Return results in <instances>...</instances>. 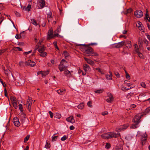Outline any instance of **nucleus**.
<instances>
[{
    "label": "nucleus",
    "instance_id": "obj_1",
    "mask_svg": "<svg viewBox=\"0 0 150 150\" xmlns=\"http://www.w3.org/2000/svg\"><path fill=\"white\" fill-rule=\"evenodd\" d=\"M81 46L80 47L81 50L83 52L85 53L87 56H98V54L94 52L93 49L88 45L85 44H80Z\"/></svg>",
    "mask_w": 150,
    "mask_h": 150
},
{
    "label": "nucleus",
    "instance_id": "obj_2",
    "mask_svg": "<svg viewBox=\"0 0 150 150\" xmlns=\"http://www.w3.org/2000/svg\"><path fill=\"white\" fill-rule=\"evenodd\" d=\"M120 136V134L119 133H116L112 132L104 133L101 135V137L104 139H109L113 137L116 138Z\"/></svg>",
    "mask_w": 150,
    "mask_h": 150
},
{
    "label": "nucleus",
    "instance_id": "obj_3",
    "mask_svg": "<svg viewBox=\"0 0 150 150\" xmlns=\"http://www.w3.org/2000/svg\"><path fill=\"white\" fill-rule=\"evenodd\" d=\"M143 116V114H138L133 118V122L136 124V125H134V127L135 128H137L136 126L140 122V120Z\"/></svg>",
    "mask_w": 150,
    "mask_h": 150
},
{
    "label": "nucleus",
    "instance_id": "obj_4",
    "mask_svg": "<svg viewBox=\"0 0 150 150\" xmlns=\"http://www.w3.org/2000/svg\"><path fill=\"white\" fill-rule=\"evenodd\" d=\"M67 63V62L64 59H62L61 60L58 67V68L60 71L62 72L63 71L65 70V69L67 68V66L66 65Z\"/></svg>",
    "mask_w": 150,
    "mask_h": 150
},
{
    "label": "nucleus",
    "instance_id": "obj_5",
    "mask_svg": "<svg viewBox=\"0 0 150 150\" xmlns=\"http://www.w3.org/2000/svg\"><path fill=\"white\" fill-rule=\"evenodd\" d=\"M129 126L128 124H126L123 125L121 126L120 127H117L116 129V131L121 132L124 131Z\"/></svg>",
    "mask_w": 150,
    "mask_h": 150
},
{
    "label": "nucleus",
    "instance_id": "obj_6",
    "mask_svg": "<svg viewBox=\"0 0 150 150\" xmlns=\"http://www.w3.org/2000/svg\"><path fill=\"white\" fill-rule=\"evenodd\" d=\"M135 16L137 18L142 17L143 15V12L140 10H138L135 11L134 13Z\"/></svg>",
    "mask_w": 150,
    "mask_h": 150
},
{
    "label": "nucleus",
    "instance_id": "obj_7",
    "mask_svg": "<svg viewBox=\"0 0 150 150\" xmlns=\"http://www.w3.org/2000/svg\"><path fill=\"white\" fill-rule=\"evenodd\" d=\"M147 139V134L146 133L142 135L141 137V142L142 145L145 143Z\"/></svg>",
    "mask_w": 150,
    "mask_h": 150
},
{
    "label": "nucleus",
    "instance_id": "obj_8",
    "mask_svg": "<svg viewBox=\"0 0 150 150\" xmlns=\"http://www.w3.org/2000/svg\"><path fill=\"white\" fill-rule=\"evenodd\" d=\"M125 43V41H122L118 43L114 44L113 45V47L116 48H120L124 45Z\"/></svg>",
    "mask_w": 150,
    "mask_h": 150
},
{
    "label": "nucleus",
    "instance_id": "obj_9",
    "mask_svg": "<svg viewBox=\"0 0 150 150\" xmlns=\"http://www.w3.org/2000/svg\"><path fill=\"white\" fill-rule=\"evenodd\" d=\"M107 96L108 97L106 100L108 103H111L113 100L114 98L112 94L110 93H108L107 94Z\"/></svg>",
    "mask_w": 150,
    "mask_h": 150
},
{
    "label": "nucleus",
    "instance_id": "obj_10",
    "mask_svg": "<svg viewBox=\"0 0 150 150\" xmlns=\"http://www.w3.org/2000/svg\"><path fill=\"white\" fill-rule=\"evenodd\" d=\"M13 122L16 126L18 127L20 125V123L19 121L18 118L17 117L14 118L13 120Z\"/></svg>",
    "mask_w": 150,
    "mask_h": 150
},
{
    "label": "nucleus",
    "instance_id": "obj_11",
    "mask_svg": "<svg viewBox=\"0 0 150 150\" xmlns=\"http://www.w3.org/2000/svg\"><path fill=\"white\" fill-rule=\"evenodd\" d=\"M25 64L26 65L33 67L35 65V62L32 61L30 60H28L25 62Z\"/></svg>",
    "mask_w": 150,
    "mask_h": 150
},
{
    "label": "nucleus",
    "instance_id": "obj_12",
    "mask_svg": "<svg viewBox=\"0 0 150 150\" xmlns=\"http://www.w3.org/2000/svg\"><path fill=\"white\" fill-rule=\"evenodd\" d=\"M53 38V32L52 30H50L48 33L47 38L48 39L50 40Z\"/></svg>",
    "mask_w": 150,
    "mask_h": 150
},
{
    "label": "nucleus",
    "instance_id": "obj_13",
    "mask_svg": "<svg viewBox=\"0 0 150 150\" xmlns=\"http://www.w3.org/2000/svg\"><path fill=\"white\" fill-rule=\"evenodd\" d=\"M84 59L88 64L91 65H94V62L91 60L88 59L86 57H84Z\"/></svg>",
    "mask_w": 150,
    "mask_h": 150
},
{
    "label": "nucleus",
    "instance_id": "obj_14",
    "mask_svg": "<svg viewBox=\"0 0 150 150\" xmlns=\"http://www.w3.org/2000/svg\"><path fill=\"white\" fill-rule=\"evenodd\" d=\"M66 120L69 122L73 123L75 122V120L73 116H71L69 117L66 118Z\"/></svg>",
    "mask_w": 150,
    "mask_h": 150
},
{
    "label": "nucleus",
    "instance_id": "obj_15",
    "mask_svg": "<svg viewBox=\"0 0 150 150\" xmlns=\"http://www.w3.org/2000/svg\"><path fill=\"white\" fill-rule=\"evenodd\" d=\"M38 4L40 6L41 8L44 7L45 5V1L44 0H39L38 1Z\"/></svg>",
    "mask_w": 150,
    "mask_h": 150
},
{
    "label": "nucleus",
    "instance_id": "obj_16",
    "mask_svg": "<svg viewBox=\"0 0 150 150\" xmlns=\"http://www.w3.org/2000/svg\"><path fill=\"white\" fill-rule=\"evenodd\" d=\"M64 74L65 76L67 77H70L71 76V74L70 71L67 69L64 70Z\"/></svg>",
    "mask_w": 150,
    "mask_h": 150
},
{
    "label": "nucleus",
    "instance_id": "obj_17",
    "mask_svg": "<svg viewBox=\"0 0 150 150\" xmlns=\"http://www.w3.org/2000/svg\"><path fill=\"white\" fill-rule=\"evenodd\" d=\"M125 46L128 48H130L131 47V41H126L125 42Z\"/></svg>",
    "mask_w": 150,
    "mask_h": 150
},
{
    "label": "nucleus",
    "instance_id": "obj_18",
    "mask_svg": "<svg viewBox=\"0 0 150 150\" xmlns=\"http://www.w3.org/2000/svg\"><path fill=\"white\" fill-rule=\"evenodd\" d=\"M144 18L145 20H147L149 21L150 22V18L149 16L148 11L147 9H146V13Z\"/></svg>",
    "mask_w": 150,
    "mask_h": 150
},
{
    "label": "nucleus",
    "instance_id": "obj_19",
    "mask_svg": "<svg viewBox=\"0 0 150 150\" xmlns=\"http://www.w3.org/2000/svg\"><path fill=\"white\" fill-rule=\"evenodd\" d=\"M57 92L59 94L62 95L65 93V90L64 89L62 90L59 89L57 91Z\"/></svg>",
    "mask_w": 150,
    "mask_h": 150
},
{
    "label": "nucleus",
    "instance_id": "obj_20",
    "mask_svg": "<svg viewBox=\"0 0 150 150\" xmlns=\"http://www.w3.org/2000/svg\"><path fill=\"white\" fill-rule=\"evenodd\" d=\"M31 8V5L30 4H29L28 5L27 7L25 6L23 8V9L28 11H30Z\"/></svg>",
    "mask_w": 150,
    "mask_h": 150
},
{
    "label": "nucleus",
    "instance_id": "obj_21",
    "mask_svg": "<svg viewBox=\"0 0 150 150\" xmlns=\"http://www.w3.org/2000/svg\"><path fill=\"white\" fill-rule=\"evenodd\" d=\"M90 69L89 66L87 64H85L83 66V69L85 71H87Z\"/></svg>",
    "mask_w": 150,
    "mask_h": 150
},
{
    "label": "nucleus",
    "instance_id": "obj_22",
    "mask_svg": "<svg viewBox=\"0 0 150 150\" xmlns=\"http://www.w3.org/2000/svg\"><path fill=\"white\" fill-rule=\"evenodd\" d=\"M109 74L106 75V77L108 80H111L112 79V74L111 72L109 71Z\"/></svg>",
    "mask_w": 150,
    "mask_h": 150
},
{
    "label": "nucleus",
    "instance_id": "obj_23",
    "mask_svg": "<svg viewBox=\"0 0 150 150\" xmlns=\"http://www.w3.org/2000/svg\"><path fill=\"white\" fill-rule=\"evenodd\" d=\"M52 18V12L50 11L47 14V18L48 21L49 22L50 21V19Z\"/></svg>",
    "mask_w": 150,
    "mask_h": 150
},
{
    "label": "nucleus",
    "instance_id": "obj_24",
    "mask_svg": "<svg viewBox=\"0 0 150 150\" xmlns=\"http://www.w3.org/2000/svg\"><path fill=\"white\" fill-rule=\"evenodd\" d=\"M38 49L39 52H44L45 50V48L44 46H42L40 47Z\"/></svg>",
    "mask_w": 150,
    "mask_h": 150
},
{
    "label": "nucleus",
    "instance_id": "obj_25",
    "mask_svg": "<svg viewBox=\"0 0 150 150\" xmlns=\"http://www.w3.org/2000/svg\"><path fill=\"white\" fill-rule=\"evenodd\" d=\"M42 43V41H39L38 43H37V45L36 46L35 49L34 50L35 51L37 49H38L39 47H40L41 44Z\"/></svg>",
    "mask_w": 150,
    "mask_h": 150
},
{
    "label": "nucleus",
    "instance_id": "obj_26",
    "mask_svg": "<svg viewBox=\"0 0 150 150\" xmlns=\"http://www.w3.org/2000/svg\"><path fill=\"white\" fill-rule=\"evenodd\" d=\"M61 115L58 113H56L54 114V117L59 119L61 117Z\"/></svg>",
    "mask_w": 150,
    "mask_h": 150
},
{
    "label": "nucleus",
    "instance_id": "obj_27",
    "mask_svg": "<svg viewBox=\"0 0 150 150\" xmlns=\"http://www.w3.org/2000/svg\"><path fill=\"white\" fill-rule=\"evenodd\" d=\"M84 107V104L83 103H80L78 105V108L79 109H82Z\"/></svg>",
    "mask_w": 150,
    "mask_h": 150
},
{
    "label": "nucleus",
    "instance_id": "obj_28",
    "mask_svg": "<svg viewBox=\"0 0 150 150\" xmlns=\"http://www.w3.org/2000/svg\"><path fill=\"white\" fill-rule=\"evenodd\" d=\"M39 53H40L39 55L41 57H45L47 56V53L45 52H41Z\"/></svg>",
    "mask_w": 150,
    "mask_h": 150
},
{
    "label": "nucleus",
    "instance_id": "obj_29",
    "mask_svg": "<svg viewBox=\"0 0 150 150\" xmlns=\"http://www.w3.org/2000/svg\"><path fill=\"white\" fill-rule=\"evenodd\" d=\"M10 99L13 102V103H14V102H16V99L14 96H11Z\"/></svg>",
    "mask_w": 150,
    "mask_h": 150
},
{
    "label": "nucleus",
    "instance_id": "obj_30",
    "mask_svg": "<svg viewBox=\"0 0 150 150\" xmlns=\"http://www.w3.org/2000/svg\"><path fill=\"white\" fill-rule=\"evenodd\" d=\"M131 88V87H130V88H126V87H124V86H122L121 88V89L123 91H126L127 90H129Z\"/></svg>",
    "mask_w": 150,
    "mask_h": 150
},
{
    "label": "nucleus",
    "instance_id": "obj_31",
    "mask_svg": "<svg viewBox=\"0 0 150 150\" xmlns=\"http://www.w3.org/2000/svg\"><path fill=\"white\" fill-rule=\"evenodd\" d=\"M134 47H135V52L137 53H138L139 52V49L138 47V45L137 44H135L134 45Z\"/></svg>",
    "mask_w": 150,
    "mask_h": 150
},
{
    "label": "nucleus",
    "instance_id": "obj_32",
    "mask_svg": "<svg viewBox=\"0 0 150 150\" xmlns=\"http://www.w3.org/2000/svg\"><path fill=\"white\" fill-rule=\"evenodd\" d=\"M13 50L15 51H21L22 50V48L19 47H14Z\"/></svg>",
    "mask_w": 150,
    "mask_h": 150
},
{
    "label": "nucleus",
    "instance_id": "obj_33",
    "mask_svg": "<svg viewBox=\"0 0 150 150\" xmlns=\"http://www.w3.org/2000/svg\"><path fill=\"white\" fill-rule=\"evenodd\" d=\"M132 8H130L127 9L125 12V14H127L129 13H131L132 11Z\"/></svg>",
    "mask_w": 150,
    "mask_h": 150
},
{
    "label": "nucleus",
    "instance_id": "obj_34",
    "mask_svg": "<svg viewBox=\"0 0 150 150\" xmlns=\"http://www.w3.org/2000/svg\"><path fill=\"white\" fill-rule=\"evenodd\" d=\"M32 102H30L28 104V106H27V109L30 112V107L32 105Z\"/></svg>",
    "mask_w": 150,
    "mask_h": 150
},
{
    "label": "nucleus",
    "instance_id": "obj_35",
    "mask_svg": "<svg viewBox=\"0 0 150 150\" xmlns=\"http://www.w3.org/2000/svg\"><path fill=\"white\" fill-rule=\"evenodd\" d=\"M103 91V89H100L99 90H97L94 91L96 93H102Z\"/></svg>",
    "mask_w": 150,
    "mask_h": 150
},
{
    "label": "nucleus",
    "instance_id": "obj_36",
    "mask_svg": "<svg viewBox=\"0 0 150 150\" xmlns=\"http://www.w3.org/2000/svg\"><path fill=\"white\" fill-rule=\"evenodd\" d=\"M30 137V135H28L27 136L25 137L24 139V142L25 143H26L27 141L28 140Z\"/></svg>",
    "mask_w": 150,
    "mask_h": 150
},
{
    "label": "nucleus",
    "instance_id": "obj_37",
    "mask_svg": "<svg viewBox=\"0 0 150 150\" xmlns=\"http://www.w3.org/2000/svg\"><path fill=\"white\" fill-rule=\"evenodd\" d=\"M136 107V105L134 104H132L130 105V106L129 107V109L131 110H132V109L133 108H134Z\"/></svg>",
    "mask_w": 150,
    "mask_h": 150
},
{
    "label": "nucleus",
    "instance_id": "obj_38",
    "mask_svg": "<svg viewBox=\"0 0 150 150\" xmlns=\"http://www.w3.org/2000/svg\"><path fill=\"white\" fill-rule=\"evenodd\" d=\"M31 23L33 24L34 25H37V23L36 21L34 19H32L31 20Z\"/></svg>",
    "mask_w": 150,
    "mask_h": 150
},
{
    "label": "nucleus",
    "instance_id": "obj_39",
    "mask_svg": "<svg viewBox=\"0 0 150 150\" xmlns=\"http://www.w3.org/2000/svg\"><path fill=\"white\" fill-rule=\"evenodd\" d=\"M24 31H23L20 33V37L21 38H23L25 36V35L24 33Z\"/></svg>",
    "mask_w": 150,
    "mask_h": 150
},
{
    "label": "nucleus",
    "instance_id": "obj_40",
    "mask_svg": "<svg viewBox=\"0 0 150 150\" xmlns=\"http://www.w3.org/2000/svg\"><path fill=\"white\" fill-rule=\"evenodd\" d=\"M49 73V72L48 71H45L43 72L42 73V76L43 77V76H45L47 75Z\"/></svg>",
    "mask_w": 150,
    "mask_h": 150
},
{
    "label": "nucleus",
    "instance_id": "obj_41",
    "mask_svg": "<svg viewBox=\"0 0 150 150\" xmlns=\"http://www.w3.org/2000/svg\"><path fill=\"white\" fill-rule=\"evenodd\" d=\"M145 113H150V107L146 109Z\"/></svg>",
    "mask_w": 150,
    "mask_h": 150
},
{
    "label": "nucleus",
    "instance_id": "obj_42",
    "mask_svg": "<svg viewBox=\"0 0 150 150\" xmlns=\"http://www.w3.org/2000/svg\"><path fill=\"white\" fill-rule=\"evenodd\" d=\"M50 143H49L47 141L46 142V144L45 145V147L47 149L50 148Z\"/></svg>",
    "mask_w": 150,
    "mask_h": 150
},
{
    "label": "nucleus",
    "instance_id": "obj_43",
    "mask_svg": "<svg viewBox=\"0 0 150 150\" xmlns=\"http://www.w3.org/2000/svg\"><path fill=\"white\" fill-rule=\"evenodd\" d=\"M64 54L65 57H68L69 56V53L66 51H64Z\"/></svg>",
    "mask_w": 150,
    "mask_h": 150
},
{
    "label": "nucleus",
    "instance_id": "obj_44",
    "mask_svg": "<svg viewBox=\"0 0 150 150\" xmlns=\"http://www.w3.org/2000/svg\"><path fill=\"white\" fill-rule=\"evenodd\" d=\"M138 42L139 44H140V45H142V44L143 43L142 40L141 38H139L138 39Z\"/></svg>",
    "mask_w": 150,
    "mask_h": 150
},
{
    "label": "nucleus",
    "instance_id": "obj_45",
    "mask_svg": "<svg viewBox=\"0 0 150 150\" xmlns=\"http://www.w3.org/2000/svg\"><path fill=\"white\" fill-rule=\"evenodd\" d=\"M125 72L126 73V78L127 79H129L130 78V76L128 74L127 72L125 70Z\"/></svg>",
    "mask_w": 150,
    "mask_h": 150
},
{
    "label": "nucleus",
    "instance_id": "obj_46",
    "mask_svg": "<svg viewBox=\"0 0 150 150\" xmlns=\"http://www.w3.org/2000/svg\"><path fill=\"white\" fill-rule=\"evenodd\" d=\"M53 44L55 46V48H57L58 50H59V48L57 46V42L56 41L54 42H53Z\"/></svg>",
    "mask_w": 150,
    "mask_h": 150
},
{
    "label": "nucleus",
    "instance_id": "obj_47",
    "mask_svg": "<svg viewBox=\"0 0 150 150\" xmlns=\"http://www.w3.org/2000/svg\"><path fill=\"white\" fill-rule=\"evenodd\" d=\"M87 105L90 108L92 107V101H90L88 102L87 103Z\"/></svg>",
    "mask_w": 150,
    "mask_h": 150
},
{
    "label": "nucleus",
    "instance_id": "obj_48",
    "mask_svg": "<svg viewBox=\"0 0 150 150\" xmlns=\"http://www.w3.org/2000/svg\"><path fill=\"white\" fill-rule=\"evenodd\" d=\"M110 144L109 143H107L106 144L105 147L106 149H109L110 147Z\"/></svg>",
    "mask_w": 150,
    "mask_h": 150
},
{
    "label": "nucleus",
    "instance_id": "obj_49",
    "mask_svg": "<svg viewBox=\"0 0 150 150\" xmlns=\"http://www.w3.org/2000/svg\"><path fill=\"white\" fill-rule=\"evenodd\" d=\"M140 85L143 88H145L146 87L145 83L144 82H141V83Z\"/></svg>",
    "mask_w": 150,
    "mask_h": 150
},
{
    "label": "nucleus",
    "instance_id": "obj_50",
    "mask_svg": "<svg viewBox=\"0 0 150 150\" xmlns=\"http://www.w3.org/2000/svg\"><path fill=\"white\" fill-rule=\"evenodd\" d=\"M13 106L16 109L18 108L16 102H14V103H13Z\"/></svg>",
    "mask_w": 150,
    "mask_h": 150
},
{
    "label": "nucleus",
    "instance_id": "obj_51",
    "mask_svg": "<svg viewBox=\"0 0 150 150\" xmlns=\"http://www.w3.org/2000/svg\"><path fill=\"white\" fill-rule=\"evenodd\" d=\"M58 136H55L54 137H52V141L54 142L56 141L57 139V138Z\"/></svg>",
    "mask_w": 150,
    "mask_h": 150
},
{
    "label": "nucleus",
    "instance_id": "obj_52",
    "mask_svg": "<svg viewBox=\"0 0 150 150\" xmlns=\"http://www.w3.org/2000/svg\"><path fill=\"white\" fill-rule=\"evenodd\" d=\"M19 108L21 112H22L23 110L22 105L21 104H19L18 105Z\"/></svg>",
    "mask_w": 150,
    "mask_h": 150
},
{
    "label": "nucleus",
    "instance_id": "obj_53",
    "mask_svg": "<svg viewBox=\"0 0 150 150\" xmlns=\"http://www.w3.org/2000/svg\"><path fill=\"white\" fill-rule=\"evenodd\" d=\"M67 139V137L66 136L64 135L63 137L61 138V140L62 141H64L66 139Z\"/></svg>",
    "mask_w": 150,
    "mask_h": 150
},
{
    "label": "nucleus",
    "instance_id": "obj_54",
    "mask_svg": "<svg viewBox=\"0 0 150 150\" xmlns=\"http://www.w3.org/2000/svg\"><path fill=\"white\" fill-rule=\"evenodd\" d=\"M139 28V29L142 32H144V28L143 26H141V27H140V28Z\"/></svg>",
    "mask_w": 150,
    "mask_h": 150
},
{
    "label": "nucleus",
    "instance_id": "obj_55",
    "mask_svg": "<svg viewBox=\"0 0 150 150\" xmlns=\"http://www.w3.org/2000/svg\"><path fill=\"white\" fill-rule=\"evenodd\" d=\"M96 70H97L98 72H100L101 74H103V72L101 71V69L100 68H97L95 69Z\"/></svg>",
    "mask_w": 150,
    "mask_h": 150
},
{
    "label": "nucleus",
    "instance_id": "obj_56",
    "mask_svg": "<svg viewBox=\"0 0 150 150\" xmlns=\"http://www.w3.org/2000/svg\"><path fill=\"white\" fill-rule=\"evenodd\" d=\"M28 98L27 100V104H28L30 102H32V100L30 99V97L29 96H28Z\"/></svg>",
    "mask_w": 150,
    "mask_h": 150
},
{
    "label": "nucleus",
    "instance_id": "obj_57",
    "mask_svg": "<svg viewBox=\"0 0 150 150\" xmlns=\"http://www.w3.org/2000/svg\"><path fill=\"white\" fill-rule=\"evenodd\" d=\"M137 26L138 27V28H140V27L141 26L142 23L141 22L138 21L137 22Z\"/></svg>",
    "mask_w": 150,
    "mask_h": 150
},
{
    "label": "nucleus",
    "instance_id": "obj_58",
    "mask_svg": "<svg viewBox=\"0 0 150 150\" xmlns=\"http://www.w3.org/2000/svg\"><path fill=\"white\" fill-rule=\"evenodd\" d=\"M49 114L50 115V117L52 118L53 116V113L50 111L49 112Z\"/></svg>",
    "mask_w": 150,
    "mask_h": 150
},
{
    "label": "nucleus",
    "instance_id": "obj_59",
    "mask_svg": "<svg viewBox=\"0 0 150 150\" xmlns=\"http://www.w3.org/2000/svg\"><path fill=\"white\" fill-rule=\"evenodd\" d=\"M9 72V71H8L6 70H4V72L5 73V74L7 76L8 75V73Z\"/></svg>",
    "mask_w": 150,
    "mask_h": 150
},
{
    "label": "nucleus",
    "instance_id": "obj_60",
    "mask_svg": "<svg viewBox=\"0 0 150 150\" xmlns=\"http://www.w3.org/2000/svg\"><path fill=\"white\" fill-rule=\"evenodd\" d=\"M138 56L141 58H142L143 57V55L141 53H140L139 52L138 53Z\"/></svg>",
    "mask_w": 150,
    "mask_h": 150
},
{
    "label": "nucleus",
    "instance_id": "obj_61",
    "mask_svg": "<svg viewBox=\"0 0 150 150\" xmlns=\"http://www.w3.org/2000/svg\"><path fill=\"white\" fill-rule=\"evenodd\" d=\"M108 112L107 111H105L102 112V114L104 116L105 115H108Z\"/></svg>",
    "mask_w": 150,
    "mask_h": 150
},
{
    "label": "nucleus",
    "instance_id": "obj_62",
    "mask_svg": "<svg viewBox=\"0 0 150 150\" xmlns=\"http://www.w3.org/2000/svg\"><path fill=\"white\" fill-rule=\"evenodd\" d=\"M115 75L118 78L119 77H120V74L118 72H115Z\"/></svg>",
    "mask_w": 150,
    "mask_h": 150
},
{
    "label": "nucleus",
    "instance_id": "obj_63",
    "mask_svg": "<svg viewBox=\"0 0 150 150\" xmlns=\"http://www.w3.org/2000/svg\"><path fill=\"white\" fill-rule=\"evenodd\" d=\"M6 51V49L4 50H0V55L2 54L4 52Z\"/></svg>",
    "mask_w": 150,
    "mask_h": 150
},
{
    "label": "nucleus",
    "instance_id": "obj_64",
    "mask_svg": "<svg viewBox=\"0 0 150 150\" xmlns=\"http://www.w3.org/2000/svg\"><path fill=\"white\" fill-rule=\"evenodd\" d=\"M20 37V35L16 34L15 36V38L17 39H20L21 38Z\"/></svg>",
    "mask_w": 150,
    "mask_h": 150
}]
</instances>
